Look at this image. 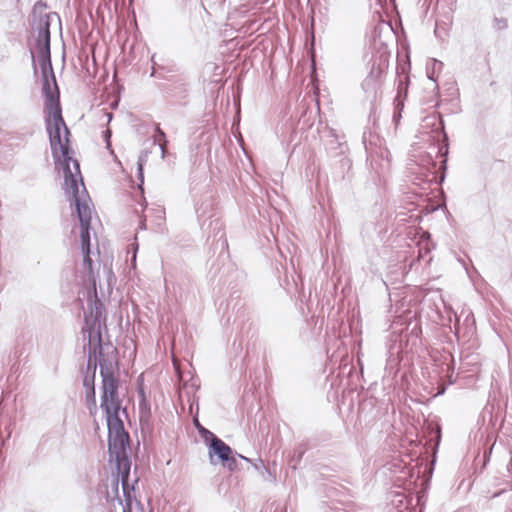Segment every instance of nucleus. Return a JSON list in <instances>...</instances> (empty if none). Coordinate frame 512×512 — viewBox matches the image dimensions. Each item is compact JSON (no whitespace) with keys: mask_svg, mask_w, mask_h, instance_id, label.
<instances>
[{"mask_svg":"<svg viewBox=\"0 0 512 512\" xmlns=\"http://www.w3.org/2000/svg\"><path fill=\"white\" fill-rule=\"evenodd\" d=\"M439 134L441 135L442 139H441V141L439 140V144H438L436 153H437V155H439L443 158L441 161V166H440L441 174L440 175L437 174V171L435 170L436 162L429 153H427V155L421 160L422 161L421 165L424 166L426 168L427 172L429 173V175H431V179H429V181H431V182L434 181L435 183L441 184L444 182L445 177H446L445 172L447 169V156L449 153V144H448V136L443 129L439 132Z\"/></svg>","mask_w":512,"mask_h":512,"instance_id":"nucleus-5","label":"nucleus"},{"mask_svg":"<svg viewBox=\"0 0 512 512\" xmlns=\"http://www.w3.org/2000/svg\"><path fill=\"white\" fill-rule=\"evenodd\" d=\"M132 261H136V253H134L133 257H132Z\"/></svg>","mask_w":512,"mask_h":512,"instance_id":"nucleus-30","label":"nucleus"},{"mask_svg":"<svg viewBox=\"0 0 512 512\" xmlns=\"http://www.w3.org/2000/svg\"><path fill=\"white\" fill-rule=\"evenodd\" d=\"M56 13H45L39 16L35 26L37 33L35 50L30 51L34 75H38V66L41 72L42 93L45 100V125L49 136L52 156L56 163H60L66 194L71 206L75 207V213L80 223V239L88 242L91 229V208L89 194L83 183L80 172V164L70 155L69 135L70 131L63 119L60 104V91L56 81L51 62V33L52 18Z\"/></svg>","mask_w":512,"mask_h":512,"instance_id":"nucleus-1","label":"nucleus"},{"mask_svg":"<svg viewBox=\"0 0 512 512\" xmlns=\"http://www.w3.org/2000/svg\"><path fill=\"white\" fill-rule=\"evenodd\" d=\"M39 8H44V9H46V8H47V4H46L45 2L38 1V2H36V4L34 5V8H33L34 12H36V10H37V9H39Z\"/></svg>","mask_w":512,"mask_h":512,"instance_id":"nucleus-22","label":"nucleus"},{"mask_svg":"<svg viewBox=\"0 0 512 512\" xmlns=\"http://www.w3.org/2000/svg\"><path fill=\"white\" fill-rule=\"evenodd\" d=\"M237 455H238L240 458H242L243 460H245V461H248V462L250 461V459H248L247 457H244V456H242V455H240V454H237Z\"/></svg>","mask_w":512,"mask_h":512,"instance_id":"nucleus-28","label":"nucleus"},{"mask_svg":"<svg viewBox=\"0 0 512 512\" xmlns=\"http://www.w3.org/2000/svg\"><path fill=\"white\" fill-rule=\"evenodd\" d=\"M98 357V354L96 355V360L94 357H92V364L89 369L87 368V372L83 377V386L86 389V391H90V389L95 388L94 381L96 368L98 364Z\"/></svg>","mask_w":512,"mask_h":512,"instance_id":"nucleus-10","label":"nucleus"},{"mask_svg":"<svg viewBox=\"0 0 512 512\" xmlns=\"http://www.w3.org/2000/svg\"><path fill=\"white\" fill-rule=\"evenodd\" d=\"M195 213L202 229H205L204 226L207 220H210L207 226V230L209 233L213 234L214 238L219 235L217 244H220L221 249L227 248L228 243L224 237L223 223L219 217H216L212 194H204L199 199L195 200Z\"/></svg>","mask_w":512,"mask_h":512,"instance_id":"nucleus-4","label":"nucleus"},{"mask_svg":"<svg viewBox=\"0 0 512 512\" xmlns=\"http://www.w3.org/2000/svg\"><path fill=\"white\" fill-rule=\"evenodd\" d=\"M443 67V63L441 61H438L436 59H432L431 60V69L432 71L430 72V67L428 66L427 67V75L429 77L430 80L432 81H436L435 78H434V73L436 70H441Z\"/></svg>","mask_w":512,"mask_h":512,"instance_id":"nucleus-15","label":"nucleus"},{"mask_svg":"<svg viewBox=\"0 0 512 512\" xmlns=\"http://www.w3.org/2000/svg\"><path fill=\"white\" fill-rule=\"evenodd\" d=\"M110 136H111L110 130L104 131V138H105V141L108 146H110V142H109Z\"/></svg>","mask_w":512,"mask_h":512,"instance_id":"nucleus-23","label":"nucleus"},{"mask_svg":"<svg viewBox=\"0 0 512 512\" xmlns=\"http://www.w3.org/2000/svg\"><path fill=\"white\" fill-rule=\"evenodd\" d=\"M149 152L147 150H144L141 152V154L138 157L137 161V175L140 180L139 188L142 190V184L144 182V175H143V169L144 165L146 164L148 160Z\"/></svg>","mask_w":512,"mask_h":512,"instance_id":"nucleus-12","label":"nucleus"},{"mask_svg":"<svg viewBox=\"0 0 512 512\" xmlns=\"http://www.w3.org/2000/svg\"><path fill=\"white\" fill-rule=\"evenodd\" d=\"M171 91L175 97L185 99L189 92V83L184 78H180L173 82Z\"/></svg>","mask_w":512,"mask_h":512,"instance_id":"nucleus-11","label":"nucleus"},{"mask_svg":"<svg viewBox=\"0 0 512 512\" xmlns=\"http://www.w3.org/2000/svg\"><path fill=\"white\" fill-rule=\"evenodd\" d=\"M327 512H350L348 511L347 507L340 502L333 503L331 506H329V511Z\"/></svg>","mask_w":512,"mask_h":512,"instance_id":"nucleus-21","label":"nucleus"},{"mask_svg":"<svg viewBox=\"0 0 512 512\" xmlns=\"http://www.w3.org/2000/svg\"><path fill=\"white\" fill-rule=\"evenodd\" d=\"M108 428V451L110 462L115 461L117 475L121 480L125 503L118 498L122 506V512H132L135 499L131 496L133 489L129 487L131 459H130V437L124 428V423L119 414L106 415Z\"/></svg>","mask_w":512,"mask_h":512,"instance_id":"nucleus-3","label":"nucleus"},{"mask_svg":"<svg viewBox=\"0 0 512 512\" xmlns=\"http://www.w3.org/2000/svg\"><path fill=\"white\" fill-rule=\"evenodd\" d=\"M116 489H118V480L115 482Z\"/></svg>","mask_w":512,"mask_h":512,"instance_id":"nucleus-32","label":"nucleus"},{"mask_svg":"<svg viewBox=\"0 0 512 512\" xmlns=\"http://www.w3.org/2000/svg\"><path fill=\"white\" fill-rule=\"evenodd\" d=\"M139 227H140L141 229H144V228H145V224H144V223H140Z\"/></svg>","mask_w":512,"mask_h":512,"instance_id":"nucleus-29","label":"nucleus"},{"mask_svg":"<svg viewBox=\"0 0 512 512\" xmlns=\"http://www.w3.org/2000/svg\"><path fill=\"white\" fill-rule=\"evenodd\" d=\"M230 454H234L233 449L220 438H214L208 443V455L211 465H217L227 460Z\"/></svg>","mask_w":512,"mask_h":512,"instance_id":"nucleus-7","label":"nucleus"},{"mask_svg":"<svg viewBox=\"0 0 512 512\" xmlns=\"http://www.w3.org/2000/svg\"><path fill=\"white\" fill-rule=\"evenodd\" d=\"M86 404L90 413L95 414L97 411L95 388L90 389V391H86Z\"/></svg>","mask_w":512,"mask_h":512,"instance_id":"nucleus-13","label":"nucleus"},{"mask_svg":"<svg viewBox=\"0 0 512 512\" xmlns=\"http://www.w3.org/2000/svg\"><path fill=\"white\" fill-rule=\"evenodd\" d=\"M106 349L110 350L111 354H114L116 352V349L110 344L106 345Z\"/></svg>","mask_w":512,"mask_h":512,"instance_id":"nucleus-24","label":"nucleus"},{"mask_svg":"<svg viewBox=\"0 0 512 512\" xmlns=\"http://www.w3.org/2000/svg\"><path fill=\"white\" fill-rule=\"evenodd\" d=\"M221 464L229 471H234L237 468V460L234 454H230L229 457H227V460L222 461Z\"/></svg>","mask_w":512,"mask_h":512,"instance_id":"nucleus-18","label":"nucleus"},{"mask_svg":"<svg viewBox=\"0 0 512 512\" xmlns=\"http://www.w3.org/2000/svg\"><path fill=\"white\" fill-rule=\"evenodd\" d=\"M504 492H505V490H501V491H499V492H497V493L493 494V496H492V497H493V498L498 497V496H500L501 494H503Z\"/></svg>","mask_w":512,"mask_h":512,"instance_id":"nucleus-27","label":"nucleus"},{"mask_svg":"<svg viewBox=\"0 0 512 512\" xmlns=\"http://www.w3.org/2000/svg\"><path fill=\"white\" fill-rule=\"evenodd\" d=\"M197 427H198L199 434L204 439V441H205L207 446H208L209 441H211L214 438H218L213 432H211L210 430L206 429L205 427H203L201 425H199Z\"/></svg>","mask_w":512,"mask_h":512,"instance_id":"nucleus-16","label":"nucleus"},{"mask_svg":"<svg viewBox=\"0 0 512 512\" xmlns=\"http://www.w3.org/2000/svg\"><path fill=\"white\" fill-rule=\"evenodd\" d=\"M156 133H157V135H156L157 139L159 141L163 140V142L159 143V148L161 150L162 158H164L165 153H166V144H167V141L165 139L166 135L160 128H157Z\"/></svg>","mask_w":512,"mask_h":512,"instance_id":"nucleus-17","label":"nucleus"},{"mask_svg":"<svg viewBox=\"0 0 512 512\" xmlns=\"http://www.w3.org/2000/svg\"><path fill=\"white\" fill-rule=\"evenodd\" d=\"M269 509L270 512H286L285 504L280 501H275L271 503Z\"/></svg>","mask_w":512,"mask_h":512,"instance_id":"nucleus-20","label":"nucleus"},{"mask_svg":"<svg viewBox=\"0 0 512 512\" xmlns=\"http://www.w3.org/2000/svg\"><path fill=\"white\" fill-rule=\"evenodd\" d=\"M330 133L333 139L330 140L329 150H335V155L343 156L340 160V162H342L343 165H350V160L344 156L347 150V146L345 145L344 142H341L339 140L338 136L333 131H330Z\"/></svg>","mask_w":512,"mask_h":512,"instance_id":"nucleus-9","label":"nucleus"},{"mask_svg":"<svg viewBox=\"0 0 512 512\" xmlns=\"http://www.w3.org/2000/svg\"><path fill=\"white\" fill-rule=\"evenodd\" d=\"M255 468H256L257 470H258V469H260V468H265V467H264V464H263V462H262V460H259V463H258V464H255Z\"/></svg>","mask_w":512,"mask_h":512,"instance_id":"nucleus-25","label":"nucleus"},{"mask_svg":"<svg viewBox=\"0 0 512 512\" xmlns=\"http://www.w3.org/2000/svg\"><path fill=\"white\" fill-rule=\"evenodd\" d=\"M247 316H248L247 308L244 306H241L237 311L235 322L238 321L239 323L243 324L244 321L247 319Z\"/></svg>","mask_w":512,"mask_h":512,"instance_id":"nucleus-19","label":"nucleus"},{"mask_svg":"<svg viewBox=\"0 0 512 512\" xmlns=\"http://www.w3.org/2000/svg\"><path fill=\"white\" fill-rule=\"evenodd\" d=\"M81 250L83 254L82 273L84 281L87 284L85 296L87 301V312H84V326L82 328L84 347L88 346V369L92 364V357L96 359L98 354V364L102 378V395L100 407L105 415L119 414L122 410V401L118 396L120 381L114 375V361L110 358L109 352L104 354L102 345L101 330L106 327V309L98 296L97 292V274L94 271L93 260L91 259V237L88 242L81 240Z\"/></svg>","mask_w":512,"mask_h":512,"instance_id":"nucleus-2","label":"nucleus"},{"mask_svg":"<svg viewBox=\"0 0 512 512\" xmlns=\"http://www.w3.org/2000/svg\"><path fill=\"white\" fill-rule=\"evenodd\" d=\"M107 273H108L109 275H111V274H112V271H111V270H107Z\"/></svg>","mask_w":512,"mask_h":512,"instance_id":"nucleus-31","label":"nucleus"},{"mask_svg":"<svg viewBox=\"0 0 512 512\" xmlns=\"http://www.w3.org/2000/svg\"><path fill=\"white\" fill-rule=\"evenodd\" d=\"M492 28L496 31L506 30L508 28L507 18L494 16L492 20Z\"/></svg>","mask_w":512,"mask_h":512,"instance_id":"nucleus-14","label":"nucleus"},{"mask_svg":"<svg viewBox=\"0 0 512 512\" xmlns=\"http://www.w3.org/2000/svg\"><path fill=\"white\" fill-rule=\"evenodd\" d=\"M371 81H372V79H370V78L365 79V81L363 82L362 86H363V87H365V86H366V85H368Z\"/></svg>","mask_w":512,"mask_h":512,"instance_id":"nucleus-26","label":"nucleus"},{"mask_svg":"<svg viewBox=\"0 0 512 512\" xmlns=\"http://www.w3.org/2000/svg\"><path fill=\"white\" fill-rule=\"evenodd\" d=\"M137 394L139 398L140 420L143 421V419H148L151 415V406L146 396L143 375H140L137 380Z\"/></svg>","mask_w":512,"mask_h":512,"instance_id":"nucleus-8","label":"nucleus"},{"mask_svg":"<svg viewBox=\"0 0 512 512\" xmlns=\"http://www.w3.org/2000/svg\"><path fill=\"white\" fill-rule=\"evenodd\" d=\"M365 149L371 168L379 176L385 174L390 168V152L386 148H374L371 144L368 146L366 143Z\"/></svg>","mask_w":512,"mask_h":512,"instance_id":"nucleus-6","label":"nucleus"}]
</instances>
